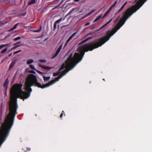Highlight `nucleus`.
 Returning a JSON list of instances; mask_svg holds the SVG:
<instances>
[{
	"instance_id": "nucleus-1",
	"label": "nucleus",
	"mask_w": 152,
	"mask_h": 152,
	"mask_svg": "<svg viewBox=\"0 0 152 152\" xmlns=\"http://www.w3.org/2000/svg\"><path fill=\"white\" fill-rule=\"evenodd\" d=\"M56 82V80H52L48 83L42 85L37 82L36 76L30 74L28 76L25 84L26 90L28 92L22 91L21 84H16L12 87L10 91V112L7 117V120L2 125L0 130V142H4L5 140L13 125L15 117L17 114L18 106L17 99L19 97L22 99H26L28 98L32 91L31 86H34L43 89L53 85Z\"/></svg>"
},
{
	"instance_id": "nucleus-2",
	"label": "nucleus",
	"mask_w": 152,
	"mask_h": 152,
	"mask_svg": "<svg viewBox=\"0 0 152 152\" xmlns=\"http://www.w3.org/2000/svg\"><path fill=\"white\" fill-rule=\"evenodd\" d=\"M145 2L143 0H139L136 3V5L128 8L124 12L123 17L120 20L118 23L108 35L106 36L104 38L99 39V41L91 44L94 49L101 46L108 40L110 37L116 33L124 24L127 19L131 16L133 13L136 12Z\"/></svg>"
},
{
	"instance_id": "nucleus-3",
	"label": "nucleus",
	"mask_w": 152,
	"mask_h": 152,
	"mask_svg": "<svg viewBox=\"0 0 152 152\" xmlns=\"http://www.w3.org/2000/svg\"><path fill=\"white\" fill-rule=\"evenodd\" d=\"M94 50L90 43L86 44L79 46L78 48L80 53H75L72 57V53L70 54L65 62L66 69L69 71L73 69L82 60L85 52Z\"/></svg>"
},
{
	"instance_id": "nucleus-4",
	"label": "nucleus",
	"mask_w": 152,
	"mask_h": 152,
	"mask_svg": "<svg viewBox=\"0 0 152 152\" xmlns=\"http://www.w3.org/2000/svg\"><path fill=\"white\" fill-rule=\"evenodd\" d=\"M69 71V70H68L66 69H65L63 71V73L57 77L56 78L55 80H56V81H58L59 80L63 77V76L65 75L67 72Z\"/></svg>"
},
{
	"instance_id": "nucleus-5",
	"label": "nucleus",
	"mask_w": 152,
	"mask_h": 152,
	"mask_svg": "<svg viewBox=\"0 0 152 152\" xmlns=\"http://www.w3.org/2000/svg\"><path fill=\"white\" fill-rule=\"evenodd\" d=\"M63 45H61L59 48H58V49H57V50L56 51L55 54L52 57V59H53L55 58L58 54L59 53L60 51L61 50L62 48V47Z\"/></svg>"
},
{
	"instance_id": "nucleus-6",
	"label": "nucleus",
	"mask_w": 152,
	"mask_h": 152,
	"mask_svg": "<svg viewBox=\"0 0 152 152\" xmlns=\"http://www.w3.org/2000/svg\"><path fill=\"white\" fill-rule=\"evenodd\" d=\"M63 45H61L59 48H58V49H57V50L56 51L55 54L52 57V59H53L55 58L58 54L59 53L60 51L61 50L62 48V47Z\"/></svg>"
},
{
	"instance_id": "nucleus-7",
	"label": "nucleus",
	"mask_w": 152,
	"mask_h": 152,
	"mask_svg": "<svg viewBox=\"0 0 152 152\" xmlns=\"http://www.w3.org/2000/svg\"><path fill=\"white\" fill-rule=\"evenodd\" d=\"M63 45H61L59 48H58V49H57V50L56 51L55 54L52 57V59H53L55 58L58 54L59 53L60 51L61 50L62 48V47Z\"/></svg>"
},
{
	"instance_id": "nucleus-8",
	"label": "nucleus",
	"mask_w": 152,
	"mask_h": 152,
	"mask_svg": "<svg viewBox=\"0 0 152 152\" xmlns=\"http://www.w3.org/2000/svg\"><path fill=\"white\" fill-rule=\"evenodd\" d=\"M11 45V43L1 45H0V50L5 47H6L7 48L10 46Z\"/></svg>"
},
{
	"instance_id": "nucleus-9",
	"label": "nucleus",
	"mask_w": 152,
	"mask_h": 152,
	"mask_svg": "<svg viewBox=\"0 0 152 152\" xmlns=\"http://www.w3.org/2000/svg\"><path fill=\"white\" fill-rule=\"evenodd\" d=\"M104 18H103V16L102 17L101 15H100L94 20V22H96L100 20L101 19H103Z\"/></svg>"
},
{
	"instance_id": "nucleus-10",
	"label": "nucleus",
	"mask_w": 152,
	"mask_h": 152,
	"mask_svg": "<svg viewBox=\"0 0 152 152\" xmlns=\"http://www.w3.org/2000/svg\"><path fill=\"white\" fill-rule=\"evenodd\" d=\"M39 66L45 69H50L52 68L51 67L48 66H43L42 65L39 64Z\"/></svg>"
},
{
	"instance_id": "nucleus-11",
	"label": "nucleus",
	"mask_w": 152,
	"mask_h": 152,
	"mask_svg": "<svg viewBox=\"0 0 152 152\" xmlns=\"http://www.w3.org/2000/svg\"><path fill=\"white\" fill-rule=\"evenodd\" d=\"M75 12H77L78 11V9L77 8H74L72 9L69 12V13L66 15V16L69 15L71 13H72V12L74 11Z\"/></svg>"
},
{
	"instance_id": "nucleus-12",
	"label": "nucleus",
	"mask_w": 152,
	"mask_h": 152,
	"mask_svg": "<svg viewBox=\"0 0 152 152\" xmlns=\"http://www.w3.org/2000/svg\"><path fill=\"white\" fill-rule=\"evenodd\" d=\"M76 34V32H75L71 36H70L69 38L68 41H70L72 39H75V36Z\"/></svg>"
},
{
	"instance_id": "nucleus-13",
	"label": "nucleus",
	"mask_w": 152,
	"mask_h": 152,
	"mask_svg": "<svg viewBox=\"0 0 152 152\" xmlns=\"http://www.w3.org/2000/svg\"><path fill=\"white\" fill-rule=\"evenodd\" d=\"M112 19H111L109 21H108L107 23L105 24L104 25L102 26L99 29V30H101L102 29V28H103L104 27L106 26L112 20Z\"/></svg>"
},
{
	"instance_id": "nucleus-14",
	"label": "nucleus",
	"mask_w": 152,
	"mask_h": 152,
	"mask_svg": "<svg viewBox=\"0 0 152 152\" xmlns=\"http://www.w3.org/2000/svg\"><path fill=\"white\" fill-rule=\"evenodd\" d=\"M26 12L25 10L22 13H20L18 14V15L19 16H20V17L22 16H25L26 14Z\"/></svg>"
},
{
	"instance_id": "nucleus-15",
	"label": "nucleus",
	"mask_w": 152,
	"mask_h": 152,
	"mask_svg": "<svg viewBox=\"0 0 152 152\" xmlns=\"http://www.w3.org/2000/svg\"><path fill=\"white\" fill-rule=\"evenodd\" d=\"M15 64V62L14 61H12L11 63L10 64L9 67V69H12L14 66Z\"/></svg>"
},
{
	"instance_id": "nucleus-16",
	"label": "nucleus",
	"mask_w": 152,
	"mask_h": 152,
	"mask_svg": "<svg viewBox=\"0 0 152 152\" xmlns=\"http://www.w3.org/2000/svg\"><path fill=\"white\" fill-rule=\"evenodd\" d=\"M44 80L45 82L48 81L50 78V77H45V75L43 76Z\"/></svg>"
},
{
	"instance_id": "nucleus-17",
	"label": "nucleus",
	"mask_w": 152,
	"mask_h": 152,
	"mask_svg": "<svg viewBox=\"0 0 152 152\" xmlns=\"http://www.w3.org/2000/svg\"><path fill=\"white\" fill-rule=\"evenodd\" d=\"M126 3H127V2H126L124 4L122 5V6L121 7V8L118 11L117 13H119V12H120L124 9V8L125 6V5L126 4Z\"/></svg>"
},
{
	"instance_id": "nucleus-18",
	"label": "nucleus",
	"mask_w": 152,
	"mask_h": 152,
	"mask_svg": "<svg viewBox=\"0 0 152 152\" xmlns=\"http://www.w3.org/2000/svg\"><path fill=\"white\" fill-rule=\"evenodd\" d=\"M112 8L110 7L109 8V9L107 11L106 13L104 14V15L103 16V18H104L109 13V12L110 11L112 10Z\"/></svg>"
},
{
	"instance_id": "nucleus-19",
	"label": "nucleus",
	"mask_w": 152,
	"mask_h": 152,
	"mask_svg": "<svg viewBox=\"0 0 152 152\" xmlns=\"http://www.w3.org/2000/svg\"><path fill=\"white\" fill-rule=\"evenodd\" d=\"M61 73V72L58 70L56 72L53 73V76H57L59 75Z\"/></svg>"
},
{
	"instance_id": "nucleus-20",
	"label": "nucleus",
	"mask_w": 152,
	"mask_h": 152,
	"mask_svg": "<svg viewBox=\"0 0 152 152\" xmlns=\"http://www.w3.org/2000/svg\"><path fill=\"white\" fill-rule=\"evenodd\" d=\"M65 67V64L64 63H63L62 65H61L60 68L59 69V70L60 71L63 69H64Z\"/></svg>"
},
{
	"instance_id": "nucleus-21",
	"label": "nucleus",
	"mask_w": 152,
	"mask_h": 152,
	"mask_svg": "<svg viewBox=\"0 0 152 152\" xmlns=\"http://www.w3.org/2000/svg\"><path fill=\"white\" fill-rule=\"evenodd\" d=\"M65 18V17L64 18H61L59 19L58 20H57L56 21V22L59 23H60L61 21H64Z\"/></svg>"
},
{
	"instance_id": "nucleus-22",
	"label": "nucleus",
	"mask_w": 152,
	"mask_h": 152,
	"mask_svg": "<svg viewBox=\"0 0 152 152\" xmlns=\"http://www.w3.org/2000/svg\"><path fill=\"white\" fill-rule=\"evenodd\" d=\"M14 46L11 48L10 50H13L15 49V48H18V47L20 46L21 45H13Z\"/></svg>"
},
{
	"instance_id": "nucleus-23",
	"label": "nucleus",
	"mask_w": 152,
	"mask_h": 152,
	"mask_svg": "<svg viewBox=\"0 0 152 152\" xmlns=\"http://www.w3.org/2000/svg\"><path fill=\"white\" fill-rule=\"evenodd\" d=\"M19 24V23L16 24L14 26L11 28V31H12V30H14L15 28H16L17 27V26H18V25Z\"/></svg>"
},
{
	"instance_id": "nucleus-24",
	"label": "nucleus",
	"mask_w": 152,
	"mask_h": 152,
	"mask_svg": "<svg viewBox=\"0 0 152 152\" xmlns=\"http://www.w3.org/2000/svg\"><path fill=\"white\" fill-rule=\"evenodd\" d=\"M35 0H32L28 3L29 5H31L32 4H34L36 3Z\"/></svg>"
},
{
	"instance_id": "nucleus-25",
	"label": "nucleus",
	"mask_w": 152,
	"mask_h": 152,
	"mask_svg": "<svg viewBox=\"0 0 152 152\" xmlns=\"http://www.w3.org/2000/svg\"><path fill=\"white\" fill-rule=\"evenodd\" d=\"M95 10H94L92 11H91L87 14L86 15L87 16V17H88L89 15H91L93 12H94L95 11Z\"/></svg>"
},
{
	"instance_id": "nucleus-26",
	"label": "nucleus",
	"mask_w": 152,
	"mask_h": 152,
	"mask_svg": "<svg viewBox=\"0 0 152 152\" xmlns=\"http://www.w3.org/2000/svg\"><path fill=\"white\" fill-rule=\"evenodd\" d=\"M117 2H118V0H117L115 3L114 4H113V5L111 6V7H110L112 9L114 7H115V5H116V4H117Z\"/></svg>"
},
{
	"instance_id": "nucleus-27",
	"label": "nucleus",
	"mask_w": 152,
	"mask_h": 152,
	"mask_svg": "<svg viewBox=\"0 0 152 152\" xmlns=\"http://www.w3.org/2000/svg\"><path fill=\"white\" fill-rule=\"evenodd\" d=\"M7 48H6L5 49H3V50H2L1 51V53H5V52H6L7 51Z\"/></svg>"
},
{
	"instance_id": "nucleus-28",
	"label": "nucleus",
	"mask_w": 152,
	"mask_h": 152,
	"mask_svg": "<svg viewBox=\"0 0 152 152\" xmlns=\"http://www.w3.org/2000/svg\"><path fill=\"white\" fill-rule=\"evenodd\" d=\"M21 38V37H18L17 38H14L13 39V40L15 41H17L18 40H19Z\"/></svg>"
},
{
	"instance_id": "nucleus-29",
	"label": "nucleus",
	"mask_w": 152,
	"mask_h": 152,
	"mask_svg": "<svg viewBox=\"0 0 152 152\" xmlns=\"http://www.w3.org/2000/svg\"><path fill=\"white\" fill-rule=\"evenodd\" d=\"M33 60L32 59L30 60L29 61H28L27 62V64H30L32 63L33 62Z\"/></svg>"
},
{
	"instance_id": "nucleus-30",
	"label": "nucleus",
	"mask_w": 152,
	"mask_h": 152,
	"mask_svg": "<svg viewBox=\"0 0 152 152\" xmlns=\"http://www.w3.org/2000/svg\"><path fill=\"white\" fill-rule=\"evenodd\" d=\"M58 23L56 22V21L55 22L54 24V26H53V28H54V30L56 28V25L57 23Z\"/></svg>"
},
{
	"instance_id": "nucleus-31",
	"label": "nucleus",
	"mask_w": 152,
	"mask_h": 152,
	"mask_svg": "<svg viewBox=\"0 0 152 152\" xmlns=\"http://www.w3.org/2000/svg\"><path fill=\"white\" fill-rule=\"evenodd\" d=\"M63 115H65V114L64 113V111H62V113H61V114L60 115V117L61 118L62 117Z\"/></svg>"
},
{
	"instance_id": "nucleus-32",
	"label": "nucleus",
	"mask_w": 152,
	"mask_h": 152,
	"mask_svg": "<svg viewBox=\"0 0 152 152\" xmlns=\"http://www.w3.org/2000/svg\"><path fill=\"white\" fill-rule=\"evenodd\" d=\"M29 66L31 69L33 70H35V68H34V66L33 65H31V64Z\"/></svg>"
},
{
	"instance_id": "nucleus-33",
	"label": "nucleus",
	"mask_w": 152,
	"mask_h": 152,
	"mask_svg": "<svg viewBox=\"0 0 152 152\" xmlns=\"http://www.w3.org/2000/svg\"><path fill=\"white\" fill-rule=\"evenodd\" d=\"M70 41H68V40H67V41H66V43H65V45H64V48H65V47H66V46L67 45V44L69 43V42Z\"/></svg>"
},
{
	"instance_id": "nucleus-34",
	"label": "nucleus",
	"mask_w": 152,
	"mask_h": 152,
	"mask_svg": "<svg viewBox=\"0 0 152 152\" xmlns=\"http://www.w3.org/2000/svg\"><path fill=\"white\" fill-rule=\"evenodd\" d=\"M28 72L29 73H31L33 74L35 73V72L33 70H29V71H28Z\"/></svg>"
},
{
	"instance_id": "nucleus-35",
	"label": "nucleus",
	"mask_w": 152,
	"mask_h": 152,
	"mask_svg": "<svg viewBox=\"0 0 152 152\" xmlns=\"http://www.w3.org/2000/svg\"><path fill=\"white\" fill-rule=\"evenodd\" d=\"M87 40H86V39L84 40L82 42L80 43V44H82L83 43H85L86 42H87Z\"/></svg>"
},
{
	"instance_id": "nucleus-36",
	"label": "nucleus",
	"mask_w": 152,
	"mask_h": 152,
	"mask_svg": "<svg viewBox=\"0 0 152 152\" xmlns=\"http://www.w3.org/2000/svg\"><path fill=\"white\" fill-rule=\"evenodd\" d=\"M21 42H18L15 43H14L13 44V45H19L18 44L21 43Z\"/></svg>"
},
{
	"instance_id": "nucleus-37",
	"label": "nucleus",
	"mask_w": 152,
	"mask_h": 152,
	"mask_svg": "<svg viewBox=\"0 0 152 152\" xmlns=\"http://www.w3.org/2000/svg\"><path fill=\"white\" fill-rule=\"evenodd\" d=\"M39 61L42 63H45L46 62V61L44 60H39Z\"/></svg>"
},
{
	"instance_id": "nucleus-38",
	"label": "nucleus",
	"mask_w": 152,
	"mask_h": 152,
	"mask_svg": "<svg viewBox=\"0 0 152 152\" xmlns=\"http://www.w3.org/2000/svg\"><path fill=\"white\" fill-rule=\"evenodd\" d=\"M41 28H42V26H41L40 27V28L39 30H37L36 31H35V32H39L41 30Z\"/></svg>"
},
{
	"instance_id": "nucleus-39",
	"label": "nucleus",
	"mask_w": 152,
	"mask_h": 152,
	"mask_svg": "<svg viewBox=\"0 0 152 152\" xmlns=\"http://www.w3.org/2000/svg\"><path fill=\"white\" fill-rule=\"evenodd\" d=\"M65 0H63L62 1H61V3H60V5H58V6H56V7H55L54 8H53V9H55V8H57L59 6H60V5L61 4V3L63 2V1H65Z\"/></svg>"
},
{
	"instance_id": "nucleus-40",
	"label": "nucleus",
	"mask_w": 152,
	"mask_h": 152,
	"mask_svg": "<svg viewBox=\"0 0 152 152\" xmlns=\"http://www.w3.org/2000/svg\"><path fill=\"white\" fill-rule=\"evenodd\" d=\"M87 17V16L86 15H85L82 18V19H83Z\"/></svg>"
},
{
	"instance_id": "nucleus-41",
	"label": "nucleus",
	"mask_w": 152,
	"mask_h": 152,
	"mask_svg": "<svg viewBox=\"0 0 152 152\" xmlns=\"http://www.w3.org/2000/svg\"><path fill=\"white\" fill-rule=\"evenodd\" d=\"M90 23H86L85 25V26H88L89 25H90Z\"/></svg>"
},
{
	"instance_id": "nucleus-42",
	"label": "nucleus",
	"mask_w": 152,
	"mask_h": 152,
	"mask_svg": "<svg viewBox=\"0 0 152 152\" xmlns=\"http://www.w3.org/2000/svg\"><path fill=\"white\" fill-rule=\"evenodd\" d=\"M91 39V37H89L87 38L86 39L87 40V41H88L89 40Z\"/></svg>"
},
{
	"instance_id": "nucleus-43",
	"label": "nucleus",
	"mask_w": 152,
	"mask_h": 152,
	"mask_svg": "<svg viewBox=\"0 0 152 152\" xmlns=\"http://www.w3.org/2000/svg\"><path fill=\"white\" fill-rule=\"evenodd\" d=\"M22 50H18V51H16L17 53H18L20 52Z\"/></svg>"
},
{
	"instance_id": "nucleus-44",
	"label": "nucleus",
	"mask_w": 152,
	"mask_h": 152,
	"mask_svg": "<svg viewBox=\"0 0 152 152\" xmlns=\"http://www.w3.org/2000/svg\"><path fill=\"white\" fill-rule=\"evenodd\" d=\"M7 80H8V79H6V81H5V83H4V86H5V85H6V81H7Z\"/></svg>"
},
{
	"instance_id": "nucleus-45",
	"label": "nucleus",
	"mask_w": 152,
	"mask_h": 152,
	"mask_svg": "<svg viewBox=\"0 0 152 152\" xmlns=\"http://www.w3.org/2000/svg\"><path fill=\"white\" fill-rule=\"evenodd\" d=\"M79 1H80V0H74V1H75V2H77Z\"/></svg>"
},
{
	"instance_id": "nucleus-46",
	"label": "nucleus",
	"mask_w": 152,
	"mask_h": 152,
	"mask_svg": "<svg viewBox=\"0 0 152 152\" xmlns=\"http://www.w3.org/2000/svg\"><path fill=\"white\" fill-rule=\"evenodd\" d=\"M38 72L39 73V74H42V72H41L40 71H38Z\"/></svg>"
},
{
	"instance_id": "nucleus-47",
	"label": "nucleus",
	"mask_w": 152,
	"mask_h": 152,
	"mask_svg": "<svg viewBox=\"0 0 152 152\" xmlns=\"http://www.w3.org/2000/svg\"><path fill=\"white\" fill-rule=\"evenodd\" d=\"M12 53H11V54H10L8 56H9V57H10V56H12Z\"/></svg>"
},
{
	"instance_id": "nucleus-48",
	"label": "nucleus",
	"mask_w": 152,
	"mask_h": 152,
	"mask_svg": "<svg viewBox=\"0 0 152 152\" xmlns=\"http://www.w3.org/2000/svg\"><path fill=\"white\" fill-rule=\"evenodd\" d=\"M16 53H17L16 51H15V52L14 53H13V54H15Z\"/></svg>"
},
{
	"instance_id": "nucleus-49",
	"label": "nucleus",
	"mask_w": 152,
	"mask_h": 152,
	"mask_svg": "<svg viewBox=\"0 0 152 152\" xmlns=\"http://www.w3.org/2000/svg\"><path fill=\"white\" fill-rule=\"evenodd\" d=\"M59 0H56V1L57 2H58L59 1Z\"/></svg>"
},
{
	"instance_id": "nucleus-50",
	"label": "nucleus",
	"mask_w": 152,
	"mask_h": 152,
	"mask_svg": "<svg viewBox=\"0 0 152 152\" xmlns=\"http://www.w3.org/2000/svg\"><path fill=\"white\" fill-rule=\"evenodd\" d=\"M2 105H3V103H2L1 104V106H2Z\"/></svg>"
},
{
	"instance_id": "nucleus-51",
	"label": "nucleus",
	"mask_w": 152,
	"mask_h": 152,
	"mask_svg": "<svg viewBox=\"0 0 152 152\" xmlns=\"http://www.w3.org/2000/svg\"><path fill=\"white\" fill-rule=\"evenodd\" d=\"M144 2H145L147 0H143Z\"/></svg>"
},
{
	"instance_id": "nucleus-52",
	"label": "nucleus",
	"mask_w": 152,
	"mask_h": 152,
	"mask_svg": "<svg viewBox=\"0 0 152 152\" xmlns=\"http://www.w3.org/2000/svg\"><path fill=\"white\" fill-rule=\"evenodd\" d=\"M30 148H29V149H28V150H29V151H30Z\"/></svg>"
},
{
	"instance_id": "nucleus-53",
	"label": "nucleus",
	"mask_w": 152,
	"mask_h": 152,
	"mask_svg": "<svg viewBox=\"0 0 152 152\" xmlns=\"http://www.w3.org/2000/svg\"><path fill=\"white\" fill-rule=\"evenodd\" d=\"M81 12V11H80V12H79V13H80Z\"/></svg>"
},
{
	"instance_id": "nucleus-54",
	"label": "nucleus",
	"mask_w": 152,
	"mask_h": 152,
	"mask_svg": "<svg viewBox=\"0 0 152 152\" xmlns=\"http://www.w3.org/2000/svg\"><path fill=\"white\" fill-rule=\"evenodd\" d=\"M103 80H104V79H103Z\"/></svg>"
},
{
	"instance_id": "nucleus-55",
	"label": "nucleus",
	"mask_w": 152,
	"mask_h": 152,
	"mask_svg": "<svg viewBox=\"0 0 152 152\" xmlns=\"http://www.w3.org/2000/svg\"><path fill=\"white\" fill-rule=\"evenodd\" d=\"M4 0L5 1V0Z\"/></svg>"
}]
</instances>
